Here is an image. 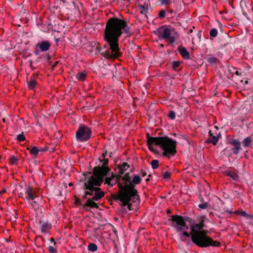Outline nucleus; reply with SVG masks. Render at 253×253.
<instances>
[{
  "label": "nucleus",
  "mask_w": 253,
  "mask_h": 253,
  "mask_svg": "<svg viewBox=\"0 0 253 253\" xmlns=\"http://www.w3.org/2000/svg\"><path fill=\"white\" fill-rule=\"evenodd\" d=\"M51 46V43L47 41L39 42L36 45V52L39 49L42 52H45L49 50Z\"/></svg>",
  "instance_id": "15"
},
{
  "label": "nucleus",
  "mask_w": 253,
  "mask_h": 253,
  "mask_svg": "<svg viewBox=\"0 0 253 253\" xmlns=\"http://www.w3.org/2000/svg\"><path fill=\"white\" fill-rule=\"evenodd\" d=\"M232 69H233V70H236V68H234V67H232V69H229V71H230L231 72L232 71ZM233 72H234V71H233Z\"/></svg>",
  "instance_id": "53"
},
{
  "label": "nucleus",
  "mask_w": 253,
  "mask_h": 253,
  "mask_svg": "<svg viewBox=\"0 0 253 253\" xmlns=\"http://www.w3.org/2000/svg\"><path fill=\"white\" fill-rule=\"evenodd\" d=\"M48 250L50 253H57V250L52 246H49Z\"/></svg>",
  "instance_id": "40"
},
{
  "label": "nucleus",
  "mask_w": 253,
  "mask_h": 253,
  "mask_svg": "<svg viewBox=\"0 0 253 253\" xmlns=\"http://www.w3.org/2000/svg\"><path fill=\"white\" fill-rule=\"evenodd\" d=\"M235 74L237 76H241V73L239 72L238 71H235Z\"/></svg>",
  "instance_id": "50"
},
{
  "label": "nucleus",
  "mask_w": 253,
  "mask_h": 253,
  "mask_svg": "<svg viewBox=\"0 0 253 253\" xmlns=\"http://www.w3.org/2000/svg\"><path fill=\"white\" fill-rule=\"evenodd\" d=\"M245 84H249V81L248 80L246 81L245 82Z\"/></svg>",
  "instance_id": "57"
},
{
  "label": "nucleus",
  "mask_w": 253,
  "mask_h": 253,
  "mask_svg": "<svg viewBox=\"0 0 253 253\" xmlns=\"http://www.w3.org/2000/svg\"><path fill=\"white\" fill-rule=\"evenodd\" d=\"M100 161L102 163V167L104 168H109L108 164L109 163V160L106 158H103L102 160H100Z\"/></svg>",
  "instance_id": "35"
},
{
  "label": "nucleus",
  "mask_w": 253,
  "mask_h": 253,
  "mask_svg": "<svg viewBox=\"0 0 253 253\" xmlns=\"http://www.w3.org/2000/svg\"><path fill=\"white\" fill-rule=\"evenodd\" d=\"M180 239L182 241H185L186 240V237H184L182 234H180Z\"/></svg>",
  "instance_id": "49"
},
{
  "label": "nucleus",
  "mask_w": 253,
  "mask_h": 253,
  "mask_svg": "<svg viewBox=\"0 0 253 253\" xmlns=\"http://www.w3.org/2000/svg\"><path fill=\"white\" fill-rule=\"evenodd\" d=\"M241 211H239V210H237V211H236L234 213L237 214H238L239 215L240 214V212Z\"/></svg>",
  "instance_id": "54"
},
{
  "label": "nucleus",
  "mask_w": 253,
  "mask_h": 253,
  "mask_svg": "<svg viewBox=\"0 0 253 253\" xmlns=\"http://www.w3.org/2000/svg\"><path fill=\"white\" fill-rule=\"evenodd\" d=\"M171 173L169 171H165L163 174V178L164 179H169L170 178Z\"/></svg>",
  "instance_id": "37"
},
{
  "label": "nucleus",
  "mask_w": 253,
  "mask_h": 253,
  "mask_svg": "<svg viewBox=\"0 0 253 253\" xmlns=\"http://www.w3.org/2000/svg\"><path fill=\"white\" fill-rule=\"evenodd\" d=\"M161 3L163 4H168L170 3V0H159Z\"/></svg>",
  "instance_id": "43"
},
{
  "label": "nucleus",
  "mask_w": 253,
  "mask_h": 253,
  "mask_svg": "<svg viewBox=\"0 0 253 253\" xmlns=\"http://www.w3.org/2000/svg\"><path fill=\"white\" fill-rule=\"evenodd\" d=\"M205 226L204 220H201L199 223H194L191 226V231L190 234L191 236L196 234L199 232H203L205 230H203Z\"/></svg>",
  "instance_id": "13"
},
{
  "label": "nucleus",
  "mask_w": 253,
  "mask_h": 253,
  "mask_svg": "<svg viewBox=\"0 0 253 253\" xmlns=\"http://www.w3.org/2000/svg\"><path fill=\"white\" fill-rule=\"evenodd\" d=\"M209 34L211 37L215 38L217 36L218 31L217 29L212 28L210 30Z\"/></svg>",
  "instance_id": "29"
},
{
  "label": "nucleus",
  "mask_w": 253,
  "mask_h": 253,
  "mask_svg": "<svg viewBox=\"0 0 253 253\" xmlns=\"http://www.w3.org/2000/svg\"><path fill=\"white\" fill-rule=\"evenodd\" d=\"M141 181L140 177L138 175H135L132 181L128 183V185H122L121 183H118L119 190L123 191L121 193L122 195L126 198L138 195L137 190L135 188V185L140 184Z\"/></svg>",
  "instance_id": "5"
},
{
  "label": "nucleus",
  "mask_w": 253,
  "mask_h": 253,
  "mask_svg": "<svg viewBox=\"0 0 253 253\" xmlns=\"http://www.w3.org/2000/svg\"><path fill=\"white\" fill-rule=\"evenodd\" d=\"M124 32L129 33L127 22L124 19L112 17L108 20L104 30L103 39L106 41L110 49L101 53L107 59H117L121 56L119 41Z\"/></svg>",
  "instance_id": "1"
},
{
  "label": "nucleus",
  "mask_w": 253,
  "mask_h": 253,
  "mask_svg": "<svg viewBox=\"0 0 253 253\" xmlns=\"http://www.w3.org/2000/svg\"><path fill=\"white\" fill-rule=\"evenodd\" d=\"M147 145L151 151H154L153 145L159 146L163 150L162 155L167 158L174 156L177 153V142L168 136L152 137L147 134Z\"/></svg>",
  "instance_id": "2"
},
{
  "label": "nucleus",
  "mask_w": 253,
  "mask_h": 253,
  "mask_svg": "<svg viewBox=\"0 0 253 253\" xmlns=\"http://www.w3.org/2000/svg\"><path fill=\"white\" fill-rule=\"evenodd\" d=\"M91 129L85 125H81L76 133V139L80 142L87 141L91 138Z\"/></svg>",
  "instance_id": "7"
},
{
  "label": "nucleus",
  "mask_w": 253,
  "mask_h": 253,
  "mask_svg": "<svg viewBox=\"0 0 253 253\" xmlns=\"http://www.w3.org/2000/svg\"><path fill=\"white\" fill-rule=\"evenodd\" d=\"M129 168V166L126 162H124L122 164L119 165L118 166V168L119 169V174L118 175H120L121 178V175L123 174Z\"/></svg>",
  "instance_id": "20"
},
{
  "label": "nucleus",
  "mask_w": 253,
  "mask_h": 253,
  "mask_svg": "<svg viewBox=\"0 0 253 253\" xmlns=\"http://www.w3.org/2000/svg\"><path fill=\"white\" fill-rule=\"evenodd\" d=\"M88 186L87 181L86 180L84 184V189L85 190L84 195L83 196V198L84 199L87 198V196H92L93 195V192H98L101 190L100 187H96L95 186H92V187L90 188H89Z\"/></svg>",
  "instance_id": "12"
},
{
  "label": "nucleus",
  "mask_w": 253,
  "mask_h": 253,
  "mask_svg": "<svg viewBox=\"0 0 253 253\" xmlns=\"http://www.w3.org/2000/svg\"><path fill=\"white\" fill-rule=\"evenodd\" d=\"M96 49L98 50L99 51H100L101 49V47H100V45L99 43H97L96 46Z\"/></svg>",
  "instance_id": "48"
},
{
  "label": "nucleus",
  "mask_w": 253,
  "mask_h": 253,
  "mask_svg": "<svg viewBox=\"0 0 253 253\" xmlns=\"http://www.w3.org/2000/svg\"><path fill=\"white\" fill-rule=\"evenodd\" d=\"M239 215L242 216L246 217L248 218H251L253 215V214L247 213L245 211H241Z\"/></svg>",
  "instance_id": "34"
},
{
  "label": "nucleus",
  "mask_w": 253,
  "mask_h": 253,
  "mask_svg": "<svg viewBox=\"0 0 253 253\" xmlns=\"http://www.w3.org/2000/svg\"><path fill=\"white\" fill-rule=\"evenodd\" d=\"M122 179L124 182H120L119 180L118 181V183H121L122 185H128V183L131 181L130 180V177L129 172L126 173Z\"/></svg>",
  "instance_id": "21"
},
{
  "label": "nucleus",
  "mask_w": 253,
  "mask_h": 253,
  "mask_svg": "<svg viewBox=\"0 0 253 253\" xmlns=\"http://www.w3.org/2000/svg\"><path fill=\"white\" fill-rule=\"evenodd\" d=\"M2 121H3V122H5V119H2Z\"/></svg>",
  "instance_id": "61"
},
{
  "label": "nucleus",
  "mask_w": 253,
  "mask_h": 253,
  "mask_svg": "<svg viewBox=\"0 0 253 253\" xmlns=\"http://www.w3.org/2000/svg\"><path fill=\"white\" fill-rule=\"evenodd\" d=\"M17 139L19 141H24L26 140V137L24 136L23 132L21 134H19L17 136Z\"/></svg>",
  "instance_id": "36"
},
{
  "label": "nucleus",
  "mask_w": 253,
  "mask_h": 253,
  "mask_svg": "<svg viewBox=\"0 0 253 253\" xmlns=\"http://www.w3.org/2000/svg\"><path fill=\"white\" fill-rule=\"evenodd\" d=\"M18 160L15 156H12L9 158V162L11 165H16L18 163Z\"/></svg>",
  "instance_id": "32"
},
{
  "label": "nucleus",
  "mask_w": 253,
  "mask_h": 253,
  "mask_svg": "<svg viewBox=\"0 0 253 253\" xmlns=\"http://www.w3.org/2000/svg\"><path fill=\"white\" fill-rule=\"evenodd\" d=\"M88 250L91 252H95L97 250V246L94 243H90L88 246Z\"/></svg>",
  "instance_id": "28"
},
{
  "label": "nucleus",
  "mask_w": 253,
  "mask_h": 253,
  "mask_svg": "<svg viewBox=\"0 0 253 253\" xmlns=\"http://www.w3.org/2000/svg\"><path fill=\"white\" fill-rule=\"evenodd\" d=\"M111 170L109 168L95 166L92 170L93 175L87 179L88 187L92 188V186L99 187L104 181V177L106 176Z\"/></svg>",
  "instance_id": "3"
},
{
  "label": "nucleus",
  "mask_w": 253,
  "mask_h": 253,
  "mask_svg": "<svg viewBox=\"0 0 253 253\" xmlns=\"http://www.w3.org/2000/svg\"><path fill=\"white\" fill-rule=\"evenodd\" d=\"M168 213H170V211L169 210H168Z\"/></svg>",
  "instance_id": "62"
},
{
  "label": "nucleus",
  "mask_w": 253,
  "mask_h": 253,
  "mask_svg": "<svg viewBox=\"0 0 253 253\" xmlns=\"http://www.w3.org/2000/svg\"><path fill=\"white\" fill-rule=\"evenodd\" d=\"M120 180V175H115L113 173H112L111 177H106L104 179V184H108L111 187H112L116 183H118V181Z\"/></svg>",
  "instance_id": "14"
},
{
  "label": "nucleus",
  "mask_w": 253,
  "mask_h": 253,
  "mask_svg": "<svg viewBox=\"0 0 253 253\" xmlns=\"http://www.w3.org/2000/svg\"><path fill=\"white\" fill-rule=\"evenodd\" d=\"M192 242L200 248H206L209 246L219 247L221 243L217 241H214L207 235V231L199 232L191 236Z\"/></svg>",
  "instance_id": "4"
},
{
  "label": "nucleus",
  "mask_w": 253,
  "mask_h": 253,
  "mask_svg": "<svg viewBox=\"0 0 253 253\" xmlns=\"http://www.w3.org/2000/svg\"><path fill=\"white\" fill-rule=\"evenodd\" d=\"M177 50L183 59L187 60L190 59L189 52L185 47H179Z\"/></svg>",
  "instance_id": "19"
},
{
  "label": "nucleus",
  "mask_w": 253,
  "mask_h": 253,
  "mask_svg": "<svg viewBox=\"0 0 253 253\" xmlns=\"http://www.w3.org/2000/svg\"><path fill=\"white\" fill-rule=\"evenodd\" d=\"M75 204L76 205H81V204L80 200L76 196H75Z\"/></svg>",
  "instance_id": "42"
},
{
  "label": "nucleus",
  "mask_w": 253,
  "mask_h": 253,
  "mask_svg": "<svg viewBox=\"0 0 253 253\" xmlns=\"http://www.w3.org/2000/svg\"><path fill=\"white\" fill-rule=\"evenodd\" d=\"M138 7L140 10V13L141 14H146L148 11V7L145 5H139Z\"/></svg>",
  "instance_id": "27"
},
{
  "label": "nucleus",
  "mask_w": 253,
  "mask_h": 253,
  "mask_svg": "<svg viewBox=\"0 0 253 253\" xmlns=\"http://www.w3.org/2000/svg\"><path fill=\"white\" fill-rule=\"evenodd\" d=\"M209 204L208 203H204L199 205V207L201 209H206L208 208Z\"/></svg>",
  "instance_id": "38"
},
{
  "label": "nucleus",
  "mask_w": 253,
  "mask_h": 253,
  "mask_svg": "<svg viewBox=\"0 0 253 253\" xmlns=\"http://www.w3.org/2000/svg\"><path fill=\"white\" fill-rule=\"evenodd\" d=\"M39 197L38 192L36 189H34L31 186H28L25 188V199L27 201H34V200Z\"/></svg>",
  "instance_id": "11"
},
{
  "label": "nucleus",
  "mask_w": 253,
  "mask_h": 253,
  "mask_svg": "<svg viewBox=\"0 0 253 253\" xmlns=\"http://www.w3.org/2000/svg\"><path fill=\"white\" fill-rule=\"evenodd\" d=\"M40 228L41 232L43 233L48 232V231L51 228V224L48 221L42 222L40 221Z\"/></svg>",
  "instance_id": "18"
},
{
  "label": "nucleus",
  "mask_w": 253,
  "mask_h": 253,
  "mask_svg": "<svg viewBox=\"0 0 253 253\" xmlns=\"http://www.w3.org/2000/svg\"><path fill=\"white\" fill-rule=\"evenodd\" d=\"M105 193L102 191L94 193V195L91 198H89L87 200L86 203H85L83 206L84 208L90 207L91 208L98 209L99 206L98 204L96 203L95 201H97L101 199L104 197Z\"/></svg>",
  "instance_id": "9"
},
{
  "label": "nucleus",
  "mask_w": 253,
  "mask_h": 253,
  "mask_svg": "<svg viewBox=\"0 0 253 253\" xmlns=\"http://www.w3.org/2000/svg\"><path fill=\"white\" fill-rule=\"evenodd\" d=\"M107 151L106 150L105 151H104V152L102 153V159L103 158H105V157L107 155Z\"/></svg>",
  "instance_id": "47"
},
{
  "label": "nucleus",
  "mask_w": 253,
  "mask_h": 253,
  "mask_svg": "<svg viewBox=\"0 0 253 253\" xmlns=\"http://www.w3.org/2000/svg\"><path fill=\"white\" fill-rule=\"evenodd\" d=\"M252 141L251 137H248L244 139L243 142V144L244 147H247L250 146L251 143Z\"/></svg>",
  "instance_id": "26"
},
{
  "label": "nucleus",
  "mask_w": 253,
  "mask_h": 253,
  "mask_svg": "<svg viewBox=\"0 0 253 253\" xmlns=\"http://www.w3.org/2000/svg\"><path fill=\"white\" fill-rule=\"evenodd\" d=\"M27 149L29 150L30 154L34 155L35 157H36L40 151L38 148L36 146H33L32 148L27 147Z\"/></svg>",
  "instance_id": "23"
},
{
  "label": "nucleus",
  "mask_w": 253,
  "mask_h": 253,
  "mask_svg": "<svg viewBox=\"0 0 253 253\" xmlns=\"http://www.w3.org/2000/svg\"><path fill=\"white\" fill-rule=\"evenodd\" d=\"M198 36L200 39H201V36H202V31L200 30L199 31Z\"/></svg>",
  "instance_id": "51"
},
{
  "label": "nucleus",
  "mask_w": 253,
  "mask_h": 253,
  "mask_svg": "<svg viewBox=\"0 0 253 253\" xmlns=\"http://www.w3.org/2000/svg\"><path fill=\"white\" fill-rule=\"evenodd\" d=\"M209 133V138L205 142L207 144L211 143L213 145H216L219 140V135H218L217 136L213 135L211 133V130H210Z\"/></svg>",
  "instance_id": "17"
},
{
  "label": "nucleus",
  "mask_w": 253,
  "mask_h": 253,
  "mask_svg": "<svg viewBox=\"0 0 253 253\" xmlns=\"http://www.w3.org/2000/svg\"><path fill=\"white\" fill-rule=\"evenodd\" d=\"M207 61L210 64H213L216 63L218 61V60L215 57H210L207 58Z\"/></svg>",
  "instance_id": "30"
},
{
  "label": "nucleus",
  "mask_w": 253,
  "mask_h": 253,
  "mask_svg": "<svg viewBox=\"0 0 253 253\" xmlns=\"http://www.w3.org/2000/svg\"><path fill=\"white\" fill-rule=\"evenodd\" d=\"M159 16L160 18H164L166 16L165 12L164 10H161L159 14Z\"/></svg>",
  "instance_id": "41"
},
{
  "label": "nucleus",
  "mask_w": 253,
  "mask_h": 253,
  "mask_svg": "<svg viewBox=\"0 0 253 253\" xmlns=\"http://www.w3.org/2000/svg\"><path fill=\"white\" fill-rule=\"evenodd\" d=\"M226 175L231 177L233 180L237 181L238 179L239 176L235 172L228 171L226 172Z\"/></svg>",
  "instance_id": "25"
},
{
  "label": "nucleus",
  "mask_w": 253,
  "mask_h": 253,
  "mask_svg": "<svg viewBox=\"0 0 253 253\" xmlns=\"http://www.w3.org/2000/svg\"><path fill=\"white\" fill-rule=\"evenodd\" d=\"M72 185V183H70V184H69V186H71V185Z\"/></svg>",
  "instance_id": "63"
},
{
  "label": "nucleus",
  "mask_w": 253,
  "mask_h": 253,
  "mask_svg": "<svg viewBox=\"0 0 253 253\" xmlns=\"http://www.w3.org/2000/svg\"><path fill=\"white\" fill-rule=\"evenodd\" d=\"M28 87L29 89H33L37 84L35 77L33 76L29 81L27 82Z\"/></svg>",
  "instance_id": "22"
},
{
  "label": "nucleus",
  "mask_w": 253,
  "mask_h": 253,
  "mask_svg": "<svg viewBox=\"0 0 253 253\" xmlns=\"http://www.w3.org/2000/svg\"><path fill=\"white\" fill-rule=\"evenodd\" d=\"M116 180V178H114L113 180L112 181L111 183H113Z\"/></svg>",
  "instance_id": "58"
},
{
  "label": "nucleus",
  "mask_w": 253,
  "mask_h": 253,
  "mask_svg": "<svg viewBox=\"0 0 253 253\" xmlns=\"http://www.w3.org/2000/svg\"><path fill=\"white\" fill-rule=\"evenodd\" d=\"M159 162L157 160H153L151 161V165L153 169H156L159 167Z\"/></svg>",
  "instance_id": "31"
},
{
  "label": "nucleus",
  "mask_w": 253,
  "mask_h": 253,
  "mask_svg": "<svg viewBox=\"0 0 253 253\" xmlns=\"http://www.w3.org/2000/svg\"><path fill=\"white\" fill-rule=\"evenodd\" d=\"M50 241L51 242H53L54 243V245L56 244V242L54 241V240L53 238H50Z\"/></svg>",
  "instance_id": "52"
},
{
  "label": "nucleus",
  "mask_w": 253,
  "mask_h": 253,
  "mask_svg": "<svg viewBox=\"0 0 253 253\" xmlns=\"http://www.w3.org/2000/svg\"><path fill=\"white\" fill-rule=\"evenodd\" d=\"M229 143L234 146V147L232 149L233 154L237 155L241 149L240 142L238 140L232 139L229 141Z\"/></svg>",
  "instance_id": "16"
},
{
  "label": "nucleus",
  "mask_w": 253,
  "mask_h": 253,
  "mask_svg": "<svg viewBox=\"0 0 253 253\" xmlns=\"http://www.w3.org/2000/svg\"><path fill=\"white\" fill-rule=\"evenodd\" d=\"M58 63H59L58 61H56L54 62V63L52 66V68H51V69L52 71L54 70V68L56 67V66L57 65Z\"/></svg>",
  "instance_id": "46"
},
{
  "label": "nucleus",
  "mask_w": 253,
  "mask_h": 253,
  "mask_svg": "<svg viewBox=\"0 0 253 253\" xmlns=\"http://www.w3.org/2000/svg\"><path fill=\"white\" fill-rule=\"evenodd\" d=\"M229 213H232L233 212L232 211H227Z\"/></svg>",
  "instance_id": "60"
},
{
  "label": "nucleus",
  "mask_w": 253,
  "mask_h": 253,
  "mask_svg": "<svg viewBox=\"0 0 253 253\" xmlns=\"http://www.w3.org/2000/svg\"><path fill=\"white\" fill-rule=\"evenodd\" d=\"M171 219H169L172 222V226L176 230L177 232H181L182 230H187L188 227L186 225L185 220L183 216L178 215H173L171 216Z\"/></svg>",
  "instance_id": "8"
},
{
  "label": "nucleus",
  "mask_w": 253,
  "mask_h": 253,
  "mask_svg": "<svg viewBox=\"0 0 253 253\" xmlns=\"http://www.w3.org/2000/svg\"><path fill=\"white\" fill-rule=\"evenodd\" d=\"M168 117L171 120L174 119L175 117V112L173 111H170L168 115Z\"/></svg>",
  "instance_id": "39"
},
{
  "label": "nucleus",
  "mask_w": 253,
  "mask_h": 253,
  "mask_svg": "<svg viewBox=\"0 0 253 253\" xmlns=\"http://www.w3.org/2000/svg\"><path fill=\"white\" fill-rule=\"evenodd\" d=\"M149 180H150L149 178H147V179H146V181H149Z\"/></svg>",
  "instance_id": "59"
},
{
  "label": "nucleus",
  "mask_w": 253,
  "mask_h": 253,
  "mask_svg": "<svg viewBox=\"0 0 253 253\" xmlns=\"http://www.w3.org/2000/svg\"><path fill=\"white\" fill-rule=\"evenodd\" d=\"M140 175H141L142 177H144L147 175V173L144 170L141 169L140 173Z\"/></svg>",
  "instance_id": "45"
},
{
  "label": "nucleus",
  "mask_w": 253,
  "mask_h": 253,
  "mask_svg": "<svg viewBox=\"0 0 253 253\" xmlns=\"http://www.w3.org/2000/svg\"><path fill=\"white\" fill-rule=\"evenodd\" d=\"M86 76L87 74L85 73L84 72H81L78 73V74L76 76V78L79 81L83 82L86 80Z\"/></svg>",
  "instance_id": "24"
},
{
  "label": "nucleus",
  "mask_w": 253,
  "mask_h": 253,
  "mask_svg": "<svg viewBox=\"0 0 253 253\" xmlns=\"http://www.w3.org/2000/svg\"><path fill=\"white\" fill-rule=\"evenodd\" d=\"M171 31L168 28H165L159 31L158 37L160 39L165 40L171 44L175 42V38L173 36H170Z\"/></svg>",
  "instance_id": "10"
},
{
  "label": "nucleus",
  "mask_w": 253,
  "mask_h": 253,
  "mask_svg": "<svg viewBox=\"0 0 253 253\" xmlns=\"http://www.w3.org/2000/svg\"><path fill=\"white\" fill-rule=\"evenodd\" d=\"M193 29H194V27H193L192 29H190L189 31V34L192 33L193 32Z\"/></svg>",
  "instance_id": "55"
},
{
  "label": "nucleus",
  "mask_w": 253,
  "mask_h": 253,
  "mask_svg": "<svg viewBox=\"0 0 253 253\" xmlns=\"http://www.w3.org/2000/svg\"><path fill=\"white\" fill-rule=\"evenodd\" d=\"M186 238H189L191 236L190 234H189L187 232L184 231L181 233Z\"/></svg>",
  "instance_id": "44"
},
{
  "label": "nucleus",
  "mask_w": 253,
  "mask_h": 253,
  "mask_svg": "<svg viewBox=\"0 0 253 253\" xmlns=\"http://www.w3.org/2000/svg\"><path fill=\"white\" fill-rule=\"evenodd\" d=\"M251 218L253 219V215H252Z\"/></svg>",
  "instance_id": "64"
},
{
  "label": "nucleus",
  "mask_w": 253,
  "mask_h": 253,
  "mask_svg": "<svg viewBox=\"0 0 253 253\" xmlns=\"http://www.w3.org/2000/svg\"><path fill=\"white\" fill-rule=\"evenodd\" d=\"M6 192V190L5 189H3L1 191H0V194H2V193H4Z\"/></svg>",
  "instance_id": "56"
},
{
  "label": "nucleus",
  "mask_w": 253,
  "mask_h": 253,
  "mask_svg": "<svg viewBox=\"0 0 253 253\" xmlns=\"http://www.w3.org/2000/svg\"><path fill=\"white\" fill-rule=\"evenodd\" d=\"M123 191L118 190L117 194L113 196V198L115 201H119L123 206H127V208L129 211L133 210L132 208V204L130 202H135V200H140V197L139 195H134L133 196H130L129 197H124L121 194Z\"/></svg>",
  "instance_id": "6"
},
{
  "label": "nucleus",
  "mask_w": 253,
  "mask_h": 253,
  "mask_svg": "<svg viewBox=\"0 0 253 253\" xmlns=\"http://www.w3.org/2000/svg\"><path fill=\"white\" fill-rule=\"evenodd\" d=\"M181 64V62L179 61H173L172 63V69L176 70V69L179 67Z\"/></svg>",
  "instance_id": "33"
}]
</instances>
